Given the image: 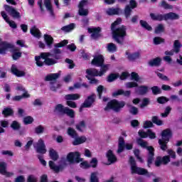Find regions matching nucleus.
Listing matches in <instances>:
<instances>
[{
  "mask_svg": "<svg viewBox=\"0 0 182 182\" xmlns=\"http://www.w3.org/2000/svg\"><path fill=\"white\" fill-rule=\"evenodd\" d=\"M60 74L59 73H51L47 75L45 77L46 82H52V80H56V79H59Z\"/></svg>",
  "mask_w": 182,
  "mask_h": 182,
  "instance_id": "obj_32",
  "label": "nucleus"
},
{
  "mask_svg": "<svg viewBox=\"0 0 182 182\" xmlns=\"http://www.w3.org/2000/svg\"><path fill=\"white\" fill-rule=\"evenodd\" d=\"M75 23H72L69 25L63 26L61 28V31H63V32H70V31H73V29H75Z\"/></svg>",
  "mask_w": 182,
  "mask_h": 182,
  "instance_id": "obj_40",
  "label": "nucleus"
},
{
  "mask_svg": "<svg viewBox=\"0 0 182 182\" xmlns=\"http://www.w3.org/2000/svg\"><path fill=\"white\" fill-rule=\"evenodd\" d=\"M68 43H69V41L68 40H63L58 43H55L54 46L55 48L53 50V53L55 55H60V53H62V51L58 48H64V46H66Z\"/></svg>",
  "mask_w": 182,
  "mask_h": 182,
  "instance_id": "obj_16",
  "label": "nucleus"
},
{
  "mask_svg": "<svg viewBox=\"0 0 182 182\" xmlns=\"http://www.w3.org/2000/svg\"><path fill=\"white\" fill-rule=\"evenodd\" d=\"M125 55H127V59L129 62H134V60H136V59L140 58V53L139 52L130 53L129 51H126Z\"/></svg>",
  "mask_w": 182,
  "mask_h": 182,
  "instance_id": "obj_23",
  "label": "nucleus"
},
{
  "mask_svg": "<svg viewBox=\"0 0 182 182\" xmlns=\"http://www.w3.org/2000/svg\"><path fill=\"white\" fill-rule=\"evenodd\" d=\"M181 43H180V41L176 40L173 42V50L175 51V53H180V50H181Z\"/></svg>",
  "mask_w": 182,
  "mask_h": 182,
  "instance_id": "obj_37",
  "label": "nucleus"
},
{
  "mask_svg": "<svg viewBox=\"0 0 182 182\" xmlns=\"http://www.w3.org/2000/svg\"><path fill=\"white\" fill-rule=\"evenodd\" d=\"M139 24L141 26V28L146 29V31H149V32L153 31V28L151 27V26H150L149 23L144 20H140Z\"/></svg>",
  "mask_w": 182,
  "mask_h": 182,
  "instance_id": "obj_35",
  "label": "nucleus"
},
{
  "mask_svg": "<svg viewBox=\"0 0 182 182\" xmlns=\"http://www.w3.org/2000/svg\"><path fill=\"white\" fill-rule=\"evenodd\" d=\"M168 100H169L168 98L164 96H161L157 98L156 102L157 103H159V105H164L165 103H167Z\"/></svg>",
  "mask_w": 182,
  "mask_h": 182,
  "instance_id": "obj_52",
  "label": "nucleus"
},
{
  "mask_svg": "<svg viewBox=\"0 0 182 182\" xmlns=\"http://www.w3.org/2000/svg\"><path fill=\"white\" fill-rule=\"evenodd\" d=\"M148 65L151 66V68L156 66L159 67L160 65H161V58L159 57H156L151 60L149 61Z\"/></svg>",
  "mask_w": 182,
  "mask_h": 182,
  "instance_id": "obj_27",
  "label": "nucleus"
},
{
  "mask_svg": "<svg viewBox=\"0 0 182 182\" xmlns=\"http://www.w3.org/2000/svg\"><path fill=\"white\" fill-rule=\"evenodd\" d=\"M105 63V57L102 54H99L98 55H95L94 58L91 61V64L94 66H102Z\"/></svg>",
  "mask_w": 182,
  "mask_h": 182,
  "instance_id": "obj_15",
  "label": "nucleus"
},
{
  "mask_svg": "<svg viewBox=\"0 0 182 182\" xmlns=\"http://www.w3.org/2000/svg\"><path fill=\"white\" fill-rule=\"evenodd\" d=\"M159 6L160 8H164V9H173V8L172 5L168 4V2L164 0L159 3Z\"/></svg>",
  "mask_w": 182,
  "mask_h": 182,
  "instance_id": "obj_41",
  "label": "nucleus"
},
{
  "mask_svg": "<svg viewBox=\"0 0 182 182\" xmlns=\"http://www.w3.org/2000/svg\"><path fill=\"white\" fill-rule=\"evenodd\" d=\"M36 151V153H38V154H46V145H45L43 139H40L37 142Z\"/></svg>",
  "mask_w": 182,
  "mask_h": 182,
  "instance_id": "obj_13",
  "label": "nucleus"
},
{
  "mask_svg": "<svg viewBox=\"0 0 182 182\" xmlns=\"http://www.w3.org/2000/svg\"><path fill=\"white\" fill-rule=\"evenodd\" d=\"M75 139L73 141V146H79V144H83V143L86 142V137L85 136H77L74 138Z\"/></svg>",
  "mask_w": 182,
  "mask_h": 182,
  "instance_id": "obj_31",
  "label": "nucleus"
},
{
  "mask_svg": "<svg viewBox=\"0 0 182 182\" xmlns=\"http://www.w3.org/2000/svg\"><path fill=\"white\" fill-rule=\"evenodd\" d=\"M38 57L40 58V59H43L44 62H46L47 59L50 58V53H41Z\"/></svg>",
  "mask_w": 182,
  "mask_h": 182,
  "instance_id": "obj_60",
  "label": "nucleus"
},
{
  "mask_svg": "<svg viewBox=\"0 0 182 182\" xmlns=\"http://www.w3.org/2000/svg\"><path fill=\"white\" fill-rule=\"evenodd\" d=\"M132 12H133V9H131L130 6L127 5L124 9V14L126 19H129L132 16Z\"/></svg>",
  "mask_w": 182,
  "mask_h": 182,
  "instance_id": "obj_38",
  "label": "nucleus"
},
{
  "mask_svg": "<svg viewBox=\"0 0 182 182\" xmlns=\"http://www.w3.org/2000/svg\"><path fill=\"white\" fill-rule=\"evenodd\" d=\"M151 90L152 91V94L154 96H157V95H161V89H160L159 86H153L151 87Z\"/></svg>",
  "mask_w": 182,
  "mask_h": 182,
  "instance_id": "obj_49",
  "label": "nucleus"
},
{
  "mask_svg": "<svg viewBox=\"0 0 182 182\" xmlns=\"http://www.w3.org/2000/svg\"><path fill=\"white\" fill-rule=\"evenodd\" d=\"M75 129H77L78 132H83L82 129H86V122H85V121L80 122L75 125Z\"/></svg>",
  "mask_w": 182,
  "mask_h": 182,
  "instance_id": "obj_46",
  "label": "nucleus"
},
{
  "mask_svg": "<svg viewBox=\"0 0 182 182\" xmlns=\"http://www.w3.org/2000/svg\"><path fill=\"white\" fill-rule=\"evenodd\" d=\"M88 32L92 33L91 38H92V39H99V38L102 36V34H100V32H102V28L100 27L88 28Z\"/></svg>",
  "mask_w": 182,
  "mask_h": 182,
  "instance_id": "obj_17",
  "label": "nucleus"
},
{
  "mask_svg": "<svg viewBox=\"0 0 182 182\" xmlns=\"http://www.w3.org/2000/svg\"><path fill=\"white\" fill-rule=\"evenodd\" d=\"M97 159L92 158V160L90 161V167H92V168H96V167H97Z\"/></svg>",
  "mask_w": 182,
  "mask_h": 182,
  "instance_id": "obj_64",
  "label": "nucleus"
},
{
  "mask_svg": "<svg viewBox=\"0 0 182 182\" xmlns=\"http://www.w3.org/2000/svg\"><path fill=\"white\" fill-rule=\"evenodd\" d=\"M51 1L52 0H44V5L47 11L50 12V15H51V16H55V13L53 12V7L52 6Z\"/></svg>",
  "mask_w": 182,
  "mask_h": 182,
  "instance_id": "obj_26",
  "label": "nucleus"
},
{
  "mask_svg": "<svg viewBox=\"0 0 182 182\" xmlns=\"http://www.w3.org/2000/svg\"><path fill=\"white\" fill-rule=\"evenodd\" d=\"M78 14L80 16H87L89 15V9H79Z\"/></svg>",
  "mask_w": 182,
  "mask_h": 182,
  "instance_id": "obj_55",
  "label": "nucleus"
},
{
  "mask_svg": "<svg viewBox=\"0 0 182 182\" xmlns=\"http://www.w3.org/2000/svg\"><path fill=\"white\" fill-rule=\"evenodd\" d=\"M180 19V16L174 12H169L164 14V21H176Z\"/></svg>",
  "mask_w": 182,
  "mask_h": 182,
  "instance_id": "obj_22",
  "label": "nucleus"
},
{
  "mask_svg": "<svg viewBox=\"0 0 182 182\" xmlns=\"http://www.w3.org/2000/svg\"><path fill=\"white\" fill-rule=\"evenodd\" d=\"M54 112H57L60 116H65L66 114L70 119L75 118V110L69 108V107H65L62 104L55 105Z\"/></svg>",
  "mask_w": 182,
  "mask_h": 182,
  "instance_id": "obj_5",
  "label": "nucleus"
},
{
  "mask_svg": "<svg viewBox=\"0 0 182 182\" xmlns=\"http://www.w3.org/2000/svg\"><path fill=\"white\" fill-rule=\"evenodd\" d=\"M96 102V94L92 93L89 95L84 101V102L80 107V112H82L85 108L92 107L93 103Z\"/></svg>",
  "mask_w": 182,
  "mask_h": 182,
  "instance_id": "obj_9",
  "label": "nucleus"
},
{
  "mask_svg": "<svg viewBox=\"0 0 182 182\" xmlns=\"http://www.w3.org/2000/svg\"><path fill=\"white\" fill-rule=\"evenodd\" d=\"M90 182H99V178L97 177V172H92L90 178Z\"/></svg>",
  "mask_w": 182,
  "mask_h": 182,
  "instance_id": "obj_54",
  "label": "nucleus"
},
{
  "mask_svg": "<svg viewBox=\"0 0 182 182\" xmlns=\"http://www.w3.org/2000/svg\"><path fill=\"white\" fill-rule=\"evenodd\" d=\"M9 49H11V53L13 60H18L20 58H22V52H21L19 48L15 47V46L13 45V48H9Z\"/></svg>",
  "mask_w": 182,
  "mask_h": 182,
  "instance_id": "obj_14",
  "label": "nucleus"
},
{
  "mask_svg": "<svg viewBox=\"0 0 182 182\" xmlns=\"http://www.w3.org/2000/svg\"><path fill=\"white\" fill-rule=\"evenodd\" d=\"M30 33L34 36V38H37L38 39H41L42 36V33H41V30L36 27V26H33L30 29Z\"/></svg>",
  "mask_w": 182,
  "mask_h": 182,
  "instance_id": "obj_24",
  "label": "nucleus"
},
{
  "mask_svg": "<svg viewBox=\"0 0 182 182\" xmlns=\"http://www.w3.org/2000/svg\"><path fill=\"white\" fill-rule=\"evenodd\" d=\"M5 11L9 14V16L13 18V19H21L22 18V15L21 13L18 11L15 8L12 6L4 5Z\"/></svg>",
  "mask_w": 182,
  "mask_h": 182,
  "instance_id": "obj_10",
  "label": "nucleus"
},
{
  "mask_svg": "<svg viewBox=\"0 0 182 182\" xmlns=\"http://www.w3.org/2000/svg\"><path fill=\"white\" fill-rule=\"evenodd\" d=\"M67 134H68V136H70V137H72V139H75L76 137H78V136H79V134H77L76 130H75V129H73L72 127L68 128Z\"/></svg>",
  "mask_w": 182,
  "mask_h": 182,
  "instance_id": "obj_36",
  "label": "nucleus"
},
{
  "mask_svg": "<svg viewBox=\"0 0 182 182\" xmlns=\"http://www.w3.org/2000/svg\"><path fill=\"white\" fill-rule=\"evenodd\" d=\"M86 73L90 77H96L97 76H100V71L96 68H89L86 70Z\"/></svg>",
  "mask_w": 182,
  "mask_h": 182,
  "instance_id": "obj_25",
  "label": "nucleus"
},
{
  "mask_svg": "<svg viewBox=\"0 0 182 182\" xmlns=\"http://www.w3.org/2000/svg\"><path fill=\"white\" fill-rule=\"evenodd\" d=\"M150 17L152 21H158L159 22L164 21V14L151 13Z\"/></svg>",
  "mask_w": 182,
  "mask_h": 182,
  "instance_id": "obj_29",
  "label": "nucleus"
},
{
  "mask_svg": "<svg viewBox=\"0 0 182 182\" xmlns=\"http://www.w3.org/2000/svg\"><path fill=\"white\" fill-rule=\"evenodd\" d=\"M149 92V87L146 85H141L139 87V93L141 96L146 95Z\"/></svg>",
  "mask_w": 182,
  "mask_h": 182,
  "instance_id": "obj_45",
  "label": "nucleus"
},
{
  "mask_svg": "<svg viewBox=\"0 0 182 182\" xmlns=\"http://www.w3.org/2000/svg\"><path fill=\"white\" fill-rule=\"evenodd\" d=\"M106 157L109 164H114V163H116V161H117V157H116V155L113 154V151H112V149H109L107 151Z\"/></svg>",
  "mask_w": 182,
  "mask_h": 182,
  "instance_id": "obj_20",
  "label": "nucleus"
},
{
  "mask_svg": "<svg viewBox=\"0 0 182 182\" xmlns=\"http://www.w3.org/2000/svg\"><path fill=\"white\" fill-rule=\"evenodd\" d=\"M45 65H47V66H52L53 65H56L58 63V61L53 58H48L44 61Z\"/></svg>",
  "mask_w": 182,
  "mask_h": 182,
  "instance_id": "obj_51",
  "label": "nucleus"
},
{
  "mask_svg": "<svg viewBox=\"0 0 182 182\" xmlns=\"http://www.w3.org/2000/svg\"><path fill=\"white\" fill-rule=\"evenodd\" d=\"M85 77L90 81V85H99V80L96 79L95 77L86 75Z\"/></svg>",
  "mask_w": 182,
  "mask_h": 182,
  "instance_id": "obj_50",
  "label": "nucleus"
},
{
  "mask_svg": "<svg viewBox=\"0 0 182 182\" xmlns=\"http://www.w3.org/2000/svg\"><path fill=\"white\" fill-rule=\"evenodd\" d=\"M171 112V107L168 106L165 108L164 112L161 114L163 117H167Z\"/></svg>",
  "mask_w": 182,
  "mask_h": 182,
  "instance_id": "obj_63",
  "label": "nucleus"
},
{
  "mask_svg": "<svg viewBox=\"0 0 182 182\" xmlns=\"http://www.w3.org/2000/svg\"><path fill=\"white\" fill-rule=\"evenodd\" d=\"M24 124H32L33 123V117L27 116L23 118Z\"/></svg>",
  "mask_w": 182,
  "mask_h": 182,
  "instance_id": "obj_56",
  "label": "nucleus"
},
{
  "mask_svg": "<svg viewBox=\"0 0 182 182\" xmlns=\"http://www.w3.org/2000/svg\"><path fill=\"white\" fill-rule=\"evenodd\" d=\"M170 161V156H164L163 157L159 156L155 160L154 165L156 166V167H160L161 164H164V166H166V164H168Z\"/></svg>",
  "mask_w": 182,
  "mask_h": 182,
  "instance_id": "obj_11",
  "label": "nucleus"
},
{
  "mask_svg": "<svg viewBox=\"0 0 182 182\" xmlns=\"http://www.w3.org/2000/svg\"><path fill=\"white\" fill-rule=\"evenodd\" d=\"M109 66H110L109 64H102V65H100L98 68H101V70L100 72V77L103 76L106 72L109 70Z\"/></svg>",
  "mask_w": 182,
  "mask_h": 182,
  "instance_id": "obj_39",
  "label": "nucleus"
},
{
  "mask_svg": "<svg viewBox=\"0 0 182 182\" xmlns=\"http://www.w3.org/2000/svg\"><path fill=\"white\" fill-rule=\"evenodd\" d=\"M126 87L127 89H132L133 87H139V84L136 82H128L126 83Z\"/></svg>",
  "mask_w": 182,
  "mask_h": 182,
  "instance_id": "obj_59",
  "label": "nucleus"
},
{
  "mask_svg": "<svg viewBox=\"0 0 182 182\" xmlns=\"http://www.w3.org/2000/svg\"><path fill=\"white\" fill-rule=\"evenodd\" d=\"M10 127L15 131H18L21 129V124L18 122V121L14 120L11 122Z\"/></svg>",
  "mask_w": 182,
  "mask_h": 182,
  "instance_id": "obj_44",
  "label": "nucleus"
},
{
  "mask_svg": "<svg viewBox=\"0 0 182 182\" xmlns=\"http://www.w3.org/2000/svg\"><path fill=\"white\" fill-rule=\"evenodd\" d=\"M126 106V102L124 101H119L116 99L111 100L107 102V106L104 108L105 112H108V110H113L115 113H119L122 112V109Z\"/></svg>",
  "mask_w": 182,
  "mask_h": 182,
  "instance_id": "obj_4",
  "label": "nucleus"
},
{
  "mask_svg": "<svg viewBox=\"0 0 182 182\" xmlns=\"http://www.w3.org/2000/svg\"><path fill=\"white\" fill-rule=\"evenodd\" d=\"M49 156L53 161H58L59 159V154H58V152L53 149L49 150Z\"/></svg>",
  "mask_w": 182,
  "mask_h": 182,
  "instance_id": "obj_34",
  "label": "nucleus"
},
{
  "mask_svg": "<svg viewBox=\"0 0 182 182\" xmlns=\"http://www.w3.org/2000/svg\"><path fill=\"white\" fill-rule=\"evenodd\" d=\"M44 41L48 48H52V45H53V37L52 36L45 34Z\"/></svg>",
  "mask_w": 182,
  "mask_h": 182,
  "instance_id": "obj_33",
  "label": "nucleus"
},
{
  "mask_svg": "<svg viewBox=\"0 0 182 182\" xmlns=\"http://www.w3.org/2000/svg\"><path fill=\"white\" fill-rule=\"evenodd\" d=\"M152 123L156 124V126H163V120L159 119V117L154 116L151 118Z\"/></svg>",
  "mask_w": 182,
  "mask_h": 182,
  "instance_id": "obj_47",
  "label": "nucleus"
},
{
  "mask_svg": "<svg viewBox=\"0 0 182 182\" xmlns=\"http://www.w3.org/2000/svg\"><path fill=\"white\" fill-rule=\"evenodd\" d=\"M66 160L70 164H79L83 161V159L80 158V152L74 151L67 154Z\"/></svg>",
  "mask_w": 182,
  "mask_h": 182,
  "instance_id": "obj_7",
  "label": "nucleus"
},
{
  "mask_svg": "<svg viewBox=\"0 0 182 182\" xmlns=\"http://www.w3.org/2000/svg\"><path fill=\"white\" fill-rule=\"evenodd\" d=\"M124 149L127 150H132L133 149V144H126L124 138L123 136H119L118 139V149L117 152L118 154H120V153H123V151H124Z\"/></svg>",
  "mask_w": 182,
  "mask_h": 182,
  "instance_id": "obj_8",
  "label": "nucleus"
},
{
  "mask_svg": "<svg viewBox=\"0 0 182 182\" xmlns=\"http://www.w3.org/2000/svg\"><path fill=\"white\" fill-rule=\"evenodd\" d=\"M161 32H164V26L163 24H159L155 28V33H161Z\"/></svg>",
  "mask_w": 182,
  "mask_h": 182,
  "instance_id": "obj_61",
  "label": "nucleus"
},
{
  "mask_svg": "<svg viewBox=\"0 0 182 182\" xmlns=\"http://www.w3.org/2000/svg\"><path fill=\"white\" fill-rule=\"evenodd\" d=\"M11 73L16 76L17 77H22L26 76V73L25 71H21L17 68L16 65H12L11 68Z\"/></svg>",
  "mask_w": 182,
  "mask_h": 182,
  "instance_id": "obj_21",
  "label": "nucleus"
},
{
  "mask_svg": "<svg viewBox=\"0 0 182 182\" xmlns=\"http://www.w3.org/2000/svg\"><path fill=\"white\" fill-rule=\"evenodd\" d=\"M43 132H45V127H43L42 125H38L35 128V133L36 134H42Z\"/></svg>",
  "mask_w": 182,
  "mask_h": 182,
  "instance_id": "obj_58",
  "label": "nucleus"
},
{
  "mask_svg": "<svg viewBox=\"0 0 182 182\" xmlns=\"http://www.w3.org/2000/svg\"><path fill=\"white\" fill-rule=\"evenodd\" d=\"M119 77L120 75H119V73H111L107 77V82L112 83V82H114V80Z\"/></svg>",
  "mask_w": 182,
  "mask_h": 182,
  "instance_id": "obj_43",
  "label": "nucleus"
},
{
  "mask_svg": "<svg viewBox=\"0 0 182 182\" xmlns=\"http://www.w3.org/2000/svg\"><path fill=\"white\" fill-rule=\"evenodd\" d=\"M48 165L50 170H52L56 174L63 171V166L56 165L53 161H49Z\"/></svg>",
  "mask_w": 182,
  "mask_h": 182,
  "instance_id": "obj_19",
  "label": "nucleus"
},
{
  "mask_svg": "<svg viewBox=\"0 0 182 182\" xmlns=\"http://www.w3.org/2000/svg\"><path fill=\"white\" fill-rule=\"evenodd\" d=\"M139 144L141 147H146V150H148L146 164L147 167L150 168L153 164V161H154V147L151 146H147V142L143 140H141Z\"/></svg>",
  "mask_w": 182,
  "mask_h": 182,
  "instance_id": "obj_6",
  "label": "nucleus"
},
{
  "mask_svg": "<svg viewBox=\"0 0 182 182\" xmlns=\"http://www.w3.org/2000/svg\"><path fill=\"white\" fill-rule=\"evenodd\" d=\"M9 48H14V44L8 41H2V39L0 38V55H6V51Z\"/></svg>",
  "mask_w": 182,
  "mask_h": 182,
  "instance_id": "obj_12",
  "label": "nucleus"
},
{
  "mask_svg": "<svg viewBox=\"0 0 182 182\" xmlns=\"http://www.w3.org/2000/svg\"><path fill=\"white\" fill-rule=\"evenodd\" d=\"M6 162H0V174L5 176L6 177H12V176H14V173L8 172L6 171Z\"/></svg>",
  "mask_w": 182,
  "mask_h": 182,
  "instance_id": "obj_18",
  "label": "nucleus"
},
{
  "mask_svg": "<svg viewBox=\"0 0 182 182\" xmlns=\"http://www.w3.org/2000/svg\"><path fill=\"white\" fill-rule=\"evenodd\" d=\"M129 163L131 166V174H138V176H146V177H151L153 173H149V171L144 168L137 166L134 157L130 156Z\"/></svg>",
  "mask_w": 182,
  "mask_h": 182,
  "instance_id": "obj_2",
  "label": "nucleus"
},
{
  "mask_svg": "<svg viewBox=\"0 0 182 182\" xmlns=\"http://www.w3.org/2000/svg\"><path fill=\"white\" fill-rule=\"evenodd\" d=\"M161 139H159L158 143L161 150H162V151H166L167 149H168L167 144H168L170 139L173 137V132H171V129H166L161 132Z\"/></svg>",
  "mask_w": 182,
  "mask_h": 182,
  "instance_id": "obj_3",
  "label": "nucleus"
},
{
  "mask_svg": "<svg viewBox=\"0 0 182 182\" xmlns=\"http://www.w3.org/2000/svg\"><path fill=\"white\" fill-rule=\"evenodd\" d=\"M107 50L108 52H117V46L113 43H109L107 44Z\"/></svg>",
  "mask_w": 182,
  "mask_h": 182,
  "instance_id": "obj_48",
  "label": "nucleus"
},
{
  "mask_svg": "<svg viewBox=\"0 0 182 182\" xmlns=\"http://www.w3.org/2000/svg\"><path fill=\"white\" fill-rule=\"evenodd\" d=\"M131 79L132 80H134L135 82H139L140 80V76H139V74L136 72H132L131 73Z\"/></svg>",
  "mask_w": 182,
  "mask_h": 182,
  "instance_id": "obj_62",
  "label": "nucleus"
},
{
  "mask_svg": "<svg viewBox=\"0 0 182 182\" xmlns=\"http://www.w3.org/2000/svg\"><path fill=\"white\" fill-rule=\"evenodd\" d=\"M155 73L156 74L158 77H159V79H161V80H164L165 82H168V80H170V79H168V77H167L166 75H164V74H163L161 73H159V72L156 71Z\"/></svg>",
  "mask_w": 182,
  "mask_h": 182,
  "instance_id": "obj_53",
  "label": "nucleus"
},
{
  "mask_svg": "<svg viewBox=\"0 0 182 182\" xmlns=\"http://www.w3.org/2000/svg\"><path fill=\"white\" fill-rule=\"evenodd\" d=\"M65 100L70 101H75L79 100L80 99V95L75 93V94H68L65 95Z\"/></svg>",
  "mask_w": 182,
  "mask_h": 182,
  "instance_id": "obj_30",
  "label": "nucleus"
},
{
  "mask_svg": "<svg viewBox=\"0 0 182 182\" xmlns=\"http://www.w3.org/2000/svg\"><path fill=\"white\" fill-rule=\"evenodd\" d=\"M165 40L161 37H155L154 38V45H160L161 43H164Z\"/></svg>",
  "mask_w": 182,
  "mask_h": 182,
  "instance_id": "obj_57",
  "label": "nucleus"
},
{
  "mask_svg": "<svg viewBox=\"0 0 182 182\" xmlns=\"http://www.w3.org/2000/svg\"><path fill=\"white\" fill-rule=\"evenodd\" d=\"M14 109L11 107H5L3 109L1 114L4 117H10L11 116H14Z\"/></svg>",
  "mask_w": 182,
  "mask_h": 182,
  "instance_id": "obj_28",
  "label": "nucleus"
},
{
  "mask_svg": "<svg viewBox=\"0 0 182 182\" xmlns=\"http://www.w3.org/2000/svg\"><path fill=\"white\" fill-rule=\"evenodd\" d=\"M122 23V18H118L111 24V31L112 39L119 45H124V38L127 36V27L122 25L120 27L116 28L117 25Z\"/></svg>",
  "mask_w": 182,
  "mask_h": 182,
  "instance_id": "obj_1",
  "label": "nucleus"
},
{
  "mask_svg": "<svg viewBox=\"0 0 182 182\" xmlns=\"http://www.w3.org/2000/svg\"><path fill=\"white\" fill-rule=\"evenodd\" d=\"M107 15H109L110 16H112L113 15H119V14H120V9H119V8L109 9L107 11Z\"/></svg>",
  "mask_w": 182,
  "mask_h": 182,
  "instance_id": "obj_42",
  "label": "nucleus"
}]
</instances>
